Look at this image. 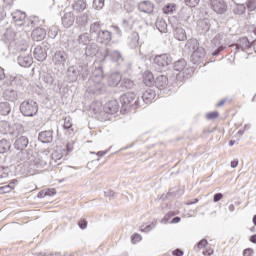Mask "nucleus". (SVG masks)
I'll list each match as a JSON object with an SVG mask.
<instances>
[{
	"mask_svg": "<svg viewBox=\"0 0 256 256\" xmlns=\"http://www.w3.org/2000/svg\"><path fill=\"white\" fill-rule=\"evenodd\" d=\"M79 77H81V79H83V81H85V79H87V77H89V67L87 65L75 64L68 68L69 81L74 83V81H77V79H79Z\"/></svg>",
	"mask_w": 256,
	"mask_h": 256,
	"instance_id": "f257e3e1",
	"label": "nucleus"
},
{
	"mask_svg": "<svg viewBox=\"0 0 256 256\" xmlns=\"http://www.w3.org/2000/svg\"><path fill=\"white\" fill-rule=\"evenodd\" d=\"M90 83V93H101L105 89V84L103 83V70L101 68H96L92 73Z\"/></svg>",
	"mask_w": 256,
	"mask_h": 256,
	"instance_id": "f03ea898",
	"label": "nucleus"
},
{
	"mask_svg": "<svg viewBox=\"0 0 256 256\" xmlns=\"http://www.w3.org/2000/svg\"><path fill=\"white\" fill-rule=\"evenodd\" d=\"M20 112L24 117H35L39 112V105L35 100H25L20 104Z\"/></svg>",
	"mask_w": 256,
	"mask_h": 256,
	"instance_id": "7ed1b4c3",
	"label": "nucleus"
},
{
	"mask_svg": "<svg viewBox=\"0 0 256 256\" xmlns=\"http://www.w3.org/2000/svg\"><path fill=\"white\" fill-rule=\"evenodd\" d=\"M120 103L124 109H128V107H133L137 109L139 107V98L133 92H127L120 97Z\"/></svg>",
	"mask_w": 256,
	"mask_h": 256,
	"instance_id": "20e7f679",
	"label": "nucleus"
},
{
	"mask_svg": "<svg viewBox=\"0 0 256 256\" xmlns=\"http://www.w3.org/2000/svg\"><path fill=\"white\" fill-rule=\"evenodd\" d=\"M67 61H69V54L63 49L56 50L52 54V63H54L56 67H65Z\"/></svg>",
	"mask_w": 256,
	"mask_h": 256,
	"instance_id": "39448f33",
	"label": "nucleus"
},
{
	"mask_svg": "<svg viewBox=\"0 0 256 256\" xmlns=\"http://www.w3.org/2000/svg\"><path fill=\"white\" fill-rule=\"evenodd\" d=\"M49 49H51V44L47 41L42 42L40 46H37L34 49V58L37 61H45V59H47V51H49Z\"/></svg>",
	"mask_w": 256,
	"mask_h": 256,
	"instance_id": "423d86ee",
	"label": "nucleus"
},
{
	"mask_svg": "<svg viewBox=\"0 0 256 256\" xmlns=\"http://www.w3.org/2000/svg\"><path fill=\"white\" fill-rule=\"evenodd\" d=\"M9 19L12 23L18 25V27H22L25 19H27V14L21 10H14L10 13Z\"/></svg>",
	"mask_w": 256,
	"mask_h": 256,
	"instance_id": "0eeeda50",
	"label": "nucleus"
},
{
	"mask_svg": "<svg viewBox=\"0 0 256 256\" xmlns=\"http://www.w3.org/2000/svg\"><path fill=\"white\" fill-rule=\"evenodd\" d=\"M209 5L212 11L218 15H223V13L227 11V3H225V0H209Z\"/></svg>",
	"mask_w": 256,
	"mask_h": 256,
	"instance_id": "6e6552de",
	"label": "nucleus"
},
{
	"mask_svg": "<svg viewBox=\"0 0 256 256\" xmlns=\"http://www.w3.org/2000/svg\"><path fill=\"white\" fill-rule=\"evenodd\" d=\"M109 55L114 63H118V65H123V63H125V58H123V54H121L119 50H112L109 52L108 48H105L104 59L109 57Z\"/></svg>",
	"mask_w": 256,
	"mask_h": 256,
	"instance_id": "1a4fd4ad",
	"label": "nucleus"
},
{
	"mask_svg": "<svg viewBox=\"0 0 256 256\" xmlns=\"http://www.w3.org/2000/svg\"><path fill=\"white\" fill-rule=\"evenodd\" d=\"M173 67H174V71H178V73H182L183 77L191 73V68H187V61H185V59L176 61Z\"/></svg>",
	"mask_w": 256,
	"mask_h": 256,
	"instance_id": "9d476101",
	"label": "nucleus"
},
{
	"mask_svg": "<svg viewBox=\"0 0 256 256\" xmlns=\"http://www.w3.org/2000/svg\"><path fill=\"white\" fill-rule=\"evenodd\" d=\"M18 64L20 67H31L33 65V57L31 51H27L26 54H20L18 56Z\"/></svg>",
	"mask_w": 256,
	"mask_h": 256,
	"instance_id": "9b49d317",
	"label": "nucleus"
},
{
	"mask_svg": "<svg viewBox=\"0 0 256 256\" xmlns=\"http://www.w3.org/2000/svg\"><path fill=\"white\" fill-rule=\"evenodd\" d=\"M172 62L173 59L167 54L157 55L154 58V63L158 65V67H167V65H171Z\"/></svg>",
	"mask_w": 256,
	"mask_h": 256,
	"instance_id": "f8f14e48",
	"label": "nucleus"
},
{
	"mask_svg": "<svg viewBox=\"0 0 256 256\" xmlns=\"http://www.w3.org/2000/svg\"><path fill=\"white\" fill-rule=\"evenodd\" d=\"M205 59V48L200 47L196 49L194 52L191 54V61L194 63V65H197L198 63H201Z\"/></svg>",
	"mask_w": 256,
	"mask_h": 256,
	"instance_id": "ddd939ff",
	"label": "nucleus"
},
{
	"mask_svg": "<svg viewBox=\"0 0 256 256\" xmlns=\"http://www.w3.org/2000/svg\"><path fill=\"white\" fill-rule=\"evenodd\" d=\"M138 9L141 11V13H153V9H155V4L149 0H145L142 2H139Z\"/></svg>",
	"mask_w": 256,
	"mask_h": 256,
	"instance_id": "4468645a",
	"label": "nucleus"
},
{
	"mask_svg": "<svg viewBox=\"0 0 256 256\" xmlns=\"http://www.w3.org/2000/svg\"><path fill=\"white\" fill-rule=\"evenodd\" d=\"M73 23H75V14L73 12H65L62 16L63 27L69 29V27H73Z\"/></svg>",
	"mask_w": 256,
	"mask_h": 256,
	"instance_id": "2eb2a0df",
	"label": "nucleus"
},
{
	"mask_svg": "<svg viewBox=\"0 0 256 256\" xmlns=\"http://www.w3.org/2000/svg\"><path fill=\"white\" fill-rule=\"evenodd\" d=\"M113 39V34L109 30H102L97 36V43H109Z\"/></svg>",
	"mask_w": 256,
	"mask_h": 256,
	"instance_id": "dca6fc26",
	"label": "nucleus"
},
{
	"mask_svg": "<svg viewBox=\"0 0 256 256\" xmlns=\"http://www.w3.org/2000/svg\"><path fill=\"white\" fill-rule=\"evenodd\" d=\"M28 145H29V138H27L26 136H20L14 142V147L18 151L25 150Z\"/></svg>",
	"mask_w": 256,
	"mask_h": 256,
	"instance_id": "f3484780",
	"label": "nucleus"
},
{
	"mask_svg": "<svg viewBox=\"0 0 256 256\" xmlns=\"http://www.w3.org/2000/svg\"><path fill=\"white\" fill-rule=\"evenodd\" d=\"M104 111L107 113V115H115V113L119 111V103H117V100L108 102L105 105Z\"/></svg>",
	"mask_w": 256,
	"mask_h": 256,
	"instance_id": "a211bd4d",
	"label": "nucleus"
},
{
	"mask_svg": "<svg viewBox=\"0 0 256 256\" xmlns=\"http://www.w3.org/2000/svg\"><path fill=\"white\" fill-rule=\"evenodd\" d=\"M127 45L130 49H137L139 47V33L132 32L128 36Z\"/></svg>",
	"mask_w": 256,
	"mask_h": 256,
	"instance_id": "6ab92c4d",
	"label": "nucleus"
},
{
	"mask_svg": "<svg viewBox=\"0 0 256 256\" xmlns=\"http://www.w3.org/2000/svg\"><path fill=\"white\" fill-rule=\"evenodd\" d=\"M3 97L6 99V101H17L19 99V93L17 90H14L13 88H7L3 92Z\"/></svg>",
	"mask_w": 256,
	"mask_h": 256,
	"instance_id": "aec40b11",
	"label": "nucleus"
},
{
	"mask_svg": "<svg viewBox=\"0 0 256 256\" xmlns=\"http://www.w3.org/2000/svg\"><path fill=\"white\" fill-rule=\"evenodd\" d=\"M31 37L33 41H43L47 37V31L43 28H36L32 31Z\"/></svg>",
	"mask_w": 256,
	"mask_h": 256,
	"instance_id": "412c9836",
	"label": "nucleus"
},
{
	"mask_svg": "<svg viewBox=\"0 0 256 256\" xmlns=\"http://www.w3.org/2000/svg\"><path fill=\"white\" fill-rule=\"evenodd\" d=\"M234 47H236L237 51H247V49L251 47V42H249V39H247V37H243L237 41Z\"/></svg>",
	"mask_w": 256,
	"mask_h": 256,
	"instance_id": "4be33fe9",
	"label": "nucleus"
},
{
	"mask_svg": "<svg viewBox=\"0 0 256 256\" xmlns=\"http://www.w3.org/2000/svg\"><path fill=\"white\" fill-rule=\"evenodd\" d=\"M154 83H155V87H157V89H160V90L165 89V87H167V85H169V78H167L166 75H159L154 80Z\"/></svg>",
	"mask_w": 256,
	"mask_h": 256,
	"instance_id": "5701e85b",
	"label": "nucleus"
},
{
	"mask_svg": "<svg viewBox=\"0 0 256 256\" xmlns=\"http://www.w3.org/2000/svg\"><path fill=\"white\" fill-rule=\"evenodd\" d=\"M121 79H122L121 73L113 72L108 78L109 87H117V85L121 83Z\"/></svg>",
	"mask_w": 256,
	"mask_h": 256,
	"instance_id": "b1692460",
	"label": "nucleus"
},
{
	"mask_svg": "<svg viewBox=\"0 0 256 256\" xmlns=\"http://www.w3.org/2000/svg\"><path fill=\"white\" fill-rule=\"evenodd\" d=\"M103 22L95 21L90 24V35H96V37L103 31Z\"/></svg>",
	"mask_w": 256,
	"mask_h": 256,
	"instance_id": "393cba45",
	"label": "nucleus"
},
{
	"mask_svg": "<svg viewBox=\"0 0 256 256\" xmlns=\"http://www.w3.org/2000/svg\"><path fill=\"white\" fill-rule=\"evenodd\" d=\"M38 140L41 143H52L53 142V131H43L39 133Z\"/></svg>",
	"mask_w": 256,
	"mask_h": 256,
	"instance_id": "a878e982",
	"label": "nucleus"
},
{
	"mask_svg": "<svg viewBox=\"0 0 256 256\" xmlns=\"http://www.w3.org/2000/svg\"><path fill=\"white\" fill-rule=\"evenodd\" d=\"M155 21V27L160 31V33H167V22L165 19L157 16H153Z\"/></svg>",
	"mask_w": 256,
	"mask_h": 256,
	"instance_id": "bb28decb",
	"label": "nucleus"
},
{
	"mask_svg": "<svg viewBox=\"0 0 256 256\" xmlns=\"http://www.w3.org/2000/svg\"><path fill=\"white\" fill-rule=\"evenodd\" d=\"M200 47L201 46H199V41H197V39H189L184 46L186 51H189V53H192V54L193 52L197 51V49Z\"/></svg>",
	"mask_w": 256,
	"mask_h": 256,
	"instance_id": "cd10ccee",
	"label": "nucleus"
},
{
	"mask_svg": "<svg viewBox=\"0 0 256 256\" xmlns=\"http://www.w3.org/2000/svg\"><path fill=\"white\" fill-rule=\"evenodd\" d=\"M18 161H24V163H31L33 161V156L29 154L27 150H20L17 154Z\"/></svg>",
	"mask_w": 256,
	"mask_h": 256,
	"instance_id": "c85d7f7f",
	"label": "nucleus"
},
{
	"mask_svg": "<svg viewBox=\"0 0 256 256\" xmlns=\"http://www.w3.org/2000/svg\"><path fill=\"white\" fill-rule=\"evenodd\" d=\"M155 97H157L155 90L147 89L142 95V100L144 103L149 104L151 103L152 99H155Z\"/></svg>",
	"mask_w": 256,
	"mask_h": 256,
	"instance_id": "c756f323",
	"label": "nucleus"
},
{
	"mask_svg": "<svg viewBox=\"0 0 256 256\" xmlns=\"http://www.w3.org/2000/svg\"><path fill=\"white\" fill-rule=\"evenodd\" d=\"M63 127L66 130L65 135H75V130L73 129V122L71 121V118L69 116L64 119Z\"/></svg>",
	"mask_w": 256,
	"mask_h": 256,
	"instance_id": "7c9ffc66",
	"label": "nucleus"
},
{
	"mask_svg": "<svg viewBox=\"0 0 256 256\" xmlns=\"http://www.w3.org/2000/svg\"><path fill=\"white\" fill-rule=\"evenodd\" d=\"M72 8L76 13H83L87 9V3L84 0H77L72 4Z\"/></svg>",
	"mask_w": 256,
	"mask_h": 256,
	"instance_id": "2f4dec72",
	"label": "nucleus"
},
{
	"mask_svg": "<svg viewBox=\"0 0 256 256\" xmlns=\"http://www.w3.org/2000/svg\"><path fill=\"white\" fill-rule=\"evenodd\" d=\"M174 37L178 41H186L187 40V32L182 27L174 28Z\"/></svg>",
	"mask_w": 256,
	"mask_h": 256,
	"instance_id": "473e14b6",
	"label": "nucleus"
},
{
	"mask_svg": "<svg viewBox=\"0 0 256 256\" xmlns=\"http://www.w3.org/2000/svg\"><path fill=\"white\" fill-rule=\"evenodd\" d=\"M91 14L89 12L80 14L76 17V24L79 25L80 27H85L87 23H89V17Z\"/></svg>",
	"mask_w": 256,
	"mask_h": 256,
	"instance_id": "72a5a7b5",
	"label": "nucleus"
},
{
	"mask_svg": "<svg viewBox=\"0 0 256 256\" xmlns=\"http://www.w3.org/2000/svg\"><path fill=\"white\" fill-rule=\"evenodd\" d=\"M78 45H87L91 42V34L84 32L78 36L76 39Z\"/></svg>",
	"mask_w": 256,
	"mask_h": 256,
	"instance_id": "f704fd0d",
	"label": "nucleus"
},
{
	"mask_svg": "<svg viewBox=\"0 0 256 256\" xmlns=\"http://www.w3.org/2000/svg\"><path fill=\"white\" fill-rule=\"evenodd\" d=\"M15 185H17V179L12 180L8 185L0 186V195H3V193H11V191L15 189Z\"/></svg>",
	"mask_w": 256,
	"mask_h": 256,
	"instance_id": "c9c22d12",
	"label": "nucleus"
},
{
	"mask_svg": "<svg viewBox=\"0 0 256 256\" xmlns=\"http://www.w3.org/2000/svg\"><path fill=\"white\" fill-rule=\"evenodd\" d=\"M143 81L147 87H151V85L155 83V77L153 76V73H151L150 71L144 72Z\"/></svg>",
	"mask_w": 256,
	"mask_h": 256,
	"instance_id": "e433bc0d",
	"label": "nucleus"
},
{
	"mask_svg": "<svg viewBox=\"0 0 256 256\" xmlns=\"http://www.w3.org/2000/svg\"><path fill=\"white\" fill-rule=\"evenodd\" d=\"M14 137H19V135H23L25 133V128L20 123L13 124L12 131H10Z\"/></svg>",
	"mask_w": 256,
	"mask_h": 256,
	"instance_id": "4c0bfd02",
	"label": "nucleus"
},
{
	"mask_svg": "<svg viewBox=\"0 0 256 256\" xmlns=\"http://www.w3.org/2000/svg\"><path fill=\"white\" fill-rule=\"evenodd\" d=\"M232 11H233L234 15H245V11H247V8L245 7V4L235 3L232 6Z\"/></svg>",
	"mask_w": 256,
	"mask_h": 256,
	"instance_id": "58836bf2",
	"label": "nucleus"
},
{
	"mask_svg": "<svg viewBox=\"0 0 256 256\" xmlns=\"http://www.w3.org/2000/svg\"><path fill=\"white\" fill-rule=\"evenodd\" d=\"M97 44H90L86 46L85 55L86 57H95L97 55Z\"/></svg>",
	"mask_w": 256,
	"mask_h": 256,
	"instance_id": "ea45409f",
	"label": "nucleus"
},
{
	"mask_svg": "<svg viewBox=\"0 0 256 256\" xmlns=\"http://www.w3.org/2000/svg\"><path fill=\"white\" fill-rule=\"evenodd\" d=\"M11 113V105L9 102L0 103V115H9Z\"/></svg>",
	"mask_w": 256,
	"mask_h": 256,
	"instance_id": "a19ab883",
	"label": "nucleus"
},
{
	"mask_svg": "<svg viewBox=\"0 0 256 256\" xmlns=\"http://www.w3.org/2000/svg\"><path fill=\"white\" fill-rule=\"evenodd\" d=\"M23 25L25 27L33 29V27H36V25H39V18L38 17H33V18H30V19H25V23Z\"/></svg>",
	"mask_w": 256,
	"mask_h": 256,
	"instance_id": "79ce46f5",
	"label": "nucleus"
},
{
	"mask_svg": "<svg viewBox=\"0 0 256 256\" xmlns=\"http://www.w3.org/2000/svg\"><path fill=\"white\" fill-rule=\"evenodd\" d=\"M198 29L199 31H203V33H207V31L211 29V25L209 24V22H207V20H199Z\"/></svg>",
	"mask_w": 256,
	"mask_h": 256,
	"instance_id": "37998d69",
	"label": "nucleus"
},
{
	"mask_svg": "<svg viewBox=\"0 0 256 256\" xmlns=\"http://www.w3.org/2000/svg\"><path fill=\"white\" fill-rule=\"evenodd\" d=\"M11 149V142L5 139L0 140V153H7Z\"/></svg>",
	"mask_w": 256,
	"mask_h": 256,
	"instance_id": "c03bdc74",
	"label": "nucleus"
},
{
	"mask_svg": "<svg viewBox=\"0 0 256 256\" xmlns=\"http://www.w3.org/2000/svg\"><path fill=\"white\" fill-rule=\"evenodd\" d=\"M33 163L37 169H43V167L47 166V161L41 159V158H35L33 157Z\"/></svg>",
	"mask_w": 256,
	"mask_h": 256,
	"instance_id": "a18cd8bd",
	"label": "nucleus"
},
{
	"mask_svg": "<svg viewBox=\"0 0 256 256\" xmlns=\"http://www.w3.org/2000/svg\"><path fill=\"white\" fill-rule=\"evenodd\" d=\"M122 89H133L135 82L129 78H124L121 83Z\"/></svg>",
	"mask_w": 256,
	"mask_h": 256,
	"instance_id": "49530a36",
	"label": "nucleus"
},
{
	"mask_svg": "<svg viewBox=\"0 0 256 256\" xmlns=\"http://www.w3.org/2000/svg\"><path fill=\"white\" fill-rule=\"evenodd\" d=\"M13 41H15V32L8 30L4 34V42L5 43H13Z\"/></svg>",
	"mask_w": 256,
	"mask_h": 256,
	"instance_id": "de8ad7c7",
	"label": "nucleus"
},
{
	"mask_svg": "<svg viewBox=\"0 0 256 256\" xmlns=\"http://www.w3.org/2000/svg\"><path fill=\"white\" fill-rule=\"evenodd\" d=\"M176 8L177 6H175V4H167L163 7V13H165V15H173V13H175Z\"/></svg>",
	"mask_w": 256,
	"mask_h": 256,
	"instance_id": "09e8293b",
	"label": "nucleus"
},
{
	"mask_svg": "<svg viewBox=\"0 0 256 256\" xmlns=\"http://www.w3.org/2000/svg\"><path fill=\"white\" fill-rule=\"evenodd\" d=\"M17 51L20 53V55H26L27 51L31 52L27 44H23L22 46H17Z\"/></svg>",
	"mask_w": 256,
	"mask_h": 256,
	"instance_id": "8fccbe9b",
	"label": "nucleus"
},
{
	"mask_svg": "<svg viewBox=\"0 0 256 256\" xmlns=\"http://www.w3.org/2000/svg\"><path fill=\"white\" fill-rule=\"evenodd\" d=\"M61 159H63V154H61L59 151H54L52 153V161H54V163L61 161Z\"/></svg>",
	"mask_w": 256,
	"mask_h": 256,
	"instance_id": "3c124183",
	"label": "nucleus"
},
{
	"mask_svg": "<svg viewBox=\"0 0 256 256\" xmlns=\"http://www.w3.org/2000/svg\"><path fill=\"white\" fill-rule=\"evenodd\" d=\"M93 6L100 10L102 7H105V0H94Z\"/></svg>",
	"mask_w": 256,
	"mask_h": 256,
	"instance_id": "603ef678",
	"label": "nucleus"
},
{
	"mask_svg": "<svg viewBox=\"0 0 256 256\" xmlns=\"http://www.w3.org/2000/svg\"><path fill=\"white\" fill-rule=\"evenodd\" d=\"M199 1L201 0H185V4L187 7H197L199 5Z\"/></svg>",
	"mask_w": 256,
	"mask_h": 256,
	"instance_id": "864d4df0",
	"label": "nucleus"
},
{
	"mask_svg": "<svg viewBox=\"0 0 256 256\" xmlns=\"http://www.w3.org/2000/svg\"><path fill=\"white\" fill-rule=\"evenodd\" d=\"M247 7H248V10L255 11V9H256V1L255 0H249L247 2Z\"/></svg>",
	"mask_w": 256,
	"mask_h": 256,
	"instance_id": "5fc2aeb1",
	"label": "nucleus"
},
{
	"mask_svg": "<svg viewBox=\"0 0 256 256\" xmlns=\"http://www.w3.org/2000/svg\"><path fill=\"white\" fill-rule=\"evenodd\" d=\"M9 177V173L4 167H0V179H7Z\"/></svg>",
	"mask_w": 256,
	"mask_h": 256,
	"instance_id": "6e6d98bb",
	"label": "nucleus"
},
{
	"mask_svg": "<svg viewBox=\"0 0 256 256\" xmlns=\"http://www.w3.org/2000/svg\"><path fill=\"white\" fill-rule=\"evenodd\" d=\"M206 117L209 120L217 119V117H219V112H217V111L210 112V113L206 114Z\"/></svg>",
	"mask_w": 256,
	"mask_h": 256,
	"instance_id": "4d7b16f0",
	"label": "nucleus"
},
{
	"mask_svg": "<svg viewBox=\"0 0 256 256\" xmlns=\"http://www.w3.org/2000/svg\"><path fill=\"white\" fill-rule=\"evenodd\" d=\"M209 242L206 239H202L198 242L197 247L198 249H205Z\"/></svg>",
	"mask_w": 256,
	"mask_h": 256,
	"instance_id": "13d9d810",
	"label": "nucleus"
},
{
	"mask_svg": "<svg viewBox=\"0 0 256 256\" xmlns=\"http://www.w3.org/2000/svg\"><path fill=\"white\" fill-rule=\"evenodd\" d=\"M223 199V194L222 193H216L213 197L214 203H219Z\"/></svg>",
	"mask_w": 256,
	"mask_h": 256,
	"instance_id": "bf43d9fd",
	"label": "nucleus"
},
{
	"mask_svg": "<svg viewBox=\"0 0 256 256\" xmlns=\"http://www.w3.org/2000/svg\"><path fill=\"white\" fill-rule=\"evenodd\" d=\"M172 255L173 256H183V255H185V252H183V250H181V249H176V250L172 251Z\"/></svg>",
	"mask_w": 256,
	"mask_h": 256,
	"instance_id": "052dcab7",
	"label": "nucleus"
},
{
	"mask_svg": "<svg viewBox=\"0 0 256 256\" xmlns=\"http://www.w3.org/2000/svg\"><path fill=\"white\" fill-rule=\"evenodd\" d=\"M132 243H137V241H141V234H135L131 236Z\"/></svg>",
	"mask_w": 256,
	"mask_h": 256,
	"instance_id": "680f3d73",
	"label": "nucleus"
},
{
	"mask_svg": "<svg viewBox=\"0 0 256 256\" xmlns=\"http://www.w3.org/2000/svg\"><path fill=\"white\" fill-rule=\"evenodd\" d=\"M44 81H45V83H47L48 85H53V77L52 76H49V75H46L45 77H44Z\"/></svg>",
	"mask_w": 256,
	"mask_h": 256,
	"instance_id": "e2e57ef3",
	"label": "nucleus"
},
{
	"mask_svg": "<svg viewBox=\"0 0 256 256\" xmlns=\"http://www.w3.org/2000/svg\"><path fill=\"white\" fill-rule=\"evenodd\" d=\"M78 226L80 227V229H87V221L86 220H80L78 222Z\"/></svg>",
	"mask_w": 256,
	"mask_h": 256,
	"instance_id": "0e129e2a",
	"label": "nucleus"
},
{
	"mask_svg": "<svg viewBox=\"0 0 256 256\" xmlns=\"http://www.w3.org/2000/svg\"><path fill=\"white\" fill-rule=\"evenodd\" d=\"M44 195L45 196H48V197H53V195H55V189H48L44 192Z\"/></svg>",
	"mask_w": 256,
	"mask_h": 256,
	"instance_id": "69168bd1",
	"label": "nucleus"
},
{
	"mask_svg": "<svg viewBox=\"0 0 256 256\" xmlns=\"http://www.w3.org/2000/svg\"><path fill=\"white\" fill-rule=\"evenodd\" d=\"M104 196L105 197H115V192H113V190H105Z\"/></svg>",
	"mask_w": 256,
	"mask_h": 256,
	"instance_id": "338daca9",
	"label": "nucleus"
},
{
	"mask_svg": "<svg viewBox=\"0 0 256 256\" xmlns=\"http://www.w3.org/2000/svg\"><path fill=\"white\" fill-rule=\"evenodd\" d=\"M243 255L244 256H253V250L245 249Z\"/></svg>",
	"mask_w": 256,
	"mask_h": 256,
	"instance_id": "774afa93",
	"label": "nucleus"
}]
</instances>
